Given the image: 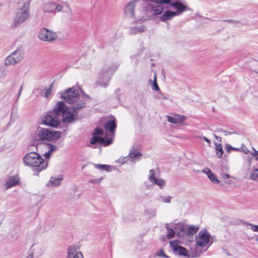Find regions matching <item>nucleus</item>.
Returning a JSON list of instances; mask_svg holds the SVG:
<instances>
[{"mask_svg":"<svg viewBox=\"0 0 258 258\" xmlns=\"http://www.w3.org/2000/svg\"><path fill=\"white\" fill-rule=\"evenodd\" d=\"M87 97V96L79 95L78 90L75 88H69L61 93V98L77 109L84 107Z\"/></svg>","mask_w":258,"mask_h":258,"instance_id":"f257e3e1","label":"nucleus"},{"mask_svg":"<svg viewBox=\"0 0 258 258\" xmlns=\"http://www.w3.org/2000/svg\"><path fill=\"white\" fill-rule=\"evenodd\" d=\"M169 7L174 9L175 11L169 10L165 11L159 17V20L160 21L166 23L168 21L172 19L174 17L181 15L187 10V6L179 2V1L170 2Z\"/></svg>","mask_w":258,"mask_h":258,"instance_id":"f03ea898","label":"nucleus"},{"mask_svg":"<svg viewBox=\"0 0 258 258\" xmlns=\"http://www.w3.org/2000/svg\"><path fill=\"white\" fill-rule=\"evenodd\" d=\"M23 162L26 165L36 167L38 173L45 169L48 165V162L45 161L39 154L35 152L27 154L23 158Z\"/></svg>","mask_w":258,"mask_h":258,"instance_id":"7ed1b4c3","label":"nucleus"},{"mask_svg":"<svg viewBox=\"0 0 258 258\" xmlns=\"http://www.w3.org/2000/svg\"><path fill=\"white\" fill-rule=\"evenodd\" d=\"M61 133L59 131H52L46 128H41L38 130L35 136L32 138L34 141H55L60 138Z\"/></svg>","mask_w":258,"mask_h":258,"instance_id":"20e7f679","label":"nucleus"},{"mask_svg":"<svg viewBox=\"0 0 258 258\" xmlns=\"http://www.w3.org/2000/svg\"><path fill=\"white\" fill-rule=\"evenodd\" d=\"M31 0L25 2L22 7L16 12L13 21V26L17 27L21 25L30 17V5Z\"/></svg>","mask_w":258,"mask_h":258,"instance_id":"39448f33","label":"nucleus"},{"mask_svg":"<svg viewBox=\"0 0 258 258\" xmlns=\"http://www.w3.org/2000/svg\"><path fill=\"white\" fill-rule=\"evenodd\" d=\"M210 234L206 230H201L199 232L196 237V251L192 252V257H198L202 253L201 251L199 250V247H204L208 245L210 241Z\"/></svg>","mask_w":258,"mask_h":258,"instance_id":"423d86ee","label":"nucleus"},{"mask_svg":"<svg viewBox=\"0 0 258 258\" xmlns=\"http://www.w3.org/2000/svg\"><path fill=\"white\" fill-rule=\"evenodd\" d=\"M103 131L102 129L97 127L95 128L93 133V137L90 140V144L93 145L98 143L104 146H107L113 142L112 138L111 137L105 139L103 138Z\"/></svg>","mask_w":258,"mask_h":258,"instance_id":"0eeeda50","label":"nucleus"},{"mask_svg":"<svg viewBox=\"0 0 258 258\" xmlns=\"http://www.w3.org/2000/svg\"><path fill=\"white\" fill-rule=\"evenodd\" d=\"M118 66L114 65L111 67H105L102 69L100 74V80L98 84L102 87L106 88L108 85L111 76L117 70Z\"/></svg>","mask_w":258,"mask_h":258,"instance_id":"6e6552de","label":"nucleus"},{"mask_svg":"<svg viewBox=\"0 0 258 258\" xmlns=\"http://www.w3.org/2000/svg\"><path fill=\"white\" fill-rule=\"evenodd\" d=\"M23 58V51L20 49H17L6 58L5 64L6 66L14 65L19 63Z\"/></svg>","mask_w":258,"mask_h":258,"instance_id":"1a4fd4ad","label":"nucleus"},{"mask_svg":"<svg viewBox=\"0 0 258 258\" xmlns=\"http://www.w3.org/2000/svg\"><path fill=\"white\" fill-rule=\"evenodd\" d=\"M38 37L42 41L52 42L57 39V35L55 32L51 30L42 28L39 31Z\"/></svg>","mask_w":258,"mask_h":258,"instance_id":"9d476101","label":"nucleus"},{"mask_svg":"<svg viewBox=\"0 0 258 258\" xmlns=\"http://www.w3.org/2000/svg\"><path fill=\"white\" fill-rule=\"evenodd\" d=\"M43 124L56 127L60 123L58 117L53 112L44 116L42 119Z\"/></svg>","mask_w":258,"mask_h":258,"instance_id":"9b49d317","label":"nucleus"},{"mask_svg":"<svg viewBox=\"0 0 258 258\" xmlns=\"http://www.w3.org/2000/svg\"><path fill=\"white\" fill-rule=\"evenodd\" d=\"M75 108V106L68 107L67 108L66 111L63 113L62 115V120L65 123H71L75 118V116L77 114V110Z\"/></svg>","mask_w":258,"mask_h":258,"instance_id":"f8f14e48","label":"nucleus"},{"mask_svg":"<svg viewBox=\"0 0 258 258\" xmlns=\"http://www.w3.org/2000/svg\"><path fill=\"white\" fill-rule=\"evenodd\" d=\"M62 6L51 2L44 4L42 6V11L44 13H51L54 11L60 12L62 10Z\"/></svg>","mask_w":258,"mask_h":258,"instance_id":"ddd939ff","label":"nucleus"},{"mask_svg":"<svg viewBox=\"0 0 258 258\" xmlns=\"http://www.w3.org/2000/svg\"><path fill=\"white\" fill-rule=\"evenodd\" d=\"M142 154L139 152V151L135 148V146L130 150L129 154L127 156L124 157L123 159L129 160L131 162H136L139 161L141 159Z\"/></svg>","mask_w":258,"mask_h":258,"instance_id":"4468645a","label":"nucleus"},{"mask_svg":"<svg viewBox=\"0 0 258 258\" xmlns=\"http://www.w3.org/2000/svg\"><path fill=\"white\" fill-rule=\"evenodd\" d=\"M67 258H84L82 253L78 247L71 246L67 250Z\"/></svg>","mask_w":258,"mask_h":258,"instance_id":"2eb2a0df","label":"nucleus"},{"mask_svg":"<svg viewBox=\"0 0 258 258\" xmlns=\"http://www.w3.org/2000/svg\"><path fill=\"white\" fill-rule=\"evenodd\" d=\"M20 179L18 176H12L6 179L4 186L6 190H8L19 184Z\"/></svg>","mask_w":258,"mask_h":258,"instance_id":"dca6fc26","label":"nucleus"},{"mask_svg":"<svg viewBox=\"0 0 258 258\" xmlns=\"http://www.w3.org/2000/svg\"><path fill=\"white\" fill-rule=\"evenodd\" d=\"M138 0H132L129 2L124 8V12L129 17H134L135 16V8Z\"/></svg>","mask_w":258,"mask_h":258,"instance_id":"f3484780","label":"nucleus"},{"mask_svg":"<svg viewBox=\"0 0 258 258\" xmlns=\"http://www.w3.org/2000/svg\"><path fill=\"white\" fill-rule=\"evenodd\" d=\"M171 226L174 228L178 237H182L186 234V228L183 223H171Z\"/></svg>","mask_w":258,"mask_h":258,"instance_id":"a211bd4d","label":"nucleus"},{"mask_svg":"<svg viewBox=\"0 0 258 258\" xmlns=\"http://www.w3.org/2000/svg\"><path fill=\"white\" fill-rule=\"evenodd\" d=\"M67 108L63 102L59 101L54 106L53 112L58 116L59 115H62L66 111Z\"/></svg>","mask_w":258,"mask_h":258,"instance_id":"6ab92c4d","label":"nucleus"},{"mask_svg":"<svg viewBox=\"0 0 258 258\" xmlns=\"http://www.w3.org/2000/svg\"><path fill=\"white\" fill-rule=\"evenodd\" d=\"M116 127L115 118L114 117H112L111 119L106 121L104 125V129L112 134H114Z\"/></svg>","mask_w":258,"mask_h":258,"instance_id":"aec40b11","label":"nucleus"},{"mask_svg":"<svg viewBox=\"0 0 258 258\" xmlns=\"http://www.w3.org/2000/svg\"><path fill=\"white\" fill-rule=\"evenodd\" d=\"M167 121L172 123H182L186 119V117L180 115L174 116H166Z\"/></svg>","mask_w":258,"mask_h":258,"instance_id":"412c9836","label":"nucleus"},{"mask_svg":"<svg viewBox=\"0 0 258 258\" xmlns=\"http://www.w3.org/2000/svg\"><path fill=\"white\" fill-rule=\"evenodd\" d=\"M46 147L48 151L44 154L43 156L45 159H49L52 153L56 151L57 148L55 145L48 143L46 144Z\"/></svg>","mask_w":258,"mask_h":258,"instance_id":"4be33fe9","label":"nucleus"},{"mask_svg":"<svg viewBox=\"0 0 258 258\" xmlns=\"http://www.w3.org/2000/svg\"><path fill=\"white\" fill-rule=\"evenodd\" d=\"M44 253V248L43 246L41 245H37L33 248L32 251L31 253L33 254V255L34 257L37 258L43 255Z\"/></svg>","mask_w":258,"mask_h":258,"instance_id":"5701e85b","label":"nucleus"},{"mask_svg":"<svg viewBox=\"0 0 258 258\" xmlns=\"http://www.w3.org/2000/svg\"><path fill=\"white\" fill-rule=\"evenodd\" d=\"M62 180V178L61 177H52L50 178L48 182L47 183V186H58L60 184Z\"/></svg>","mask_w":258,"mask_h":258,"instance_id":"b1692460","label":"nucleus"},{"mask_svg":"<svg viewBox=\"0 0 258 258\" xmlns=\"http://www.w3.org/2000/svg\"><path fill=\"white\" fill-rule=\"evenodd\" d=\"M146 30V27L145 25H142L140 26H136L132 27L130 30V33L132 34H136L138 33L144 32Z\"/></svg>","mask_w":258,"mask_h":258,"instance_id":"393cba45","label":"nucleus"},{"mask_svg":"<svg viewBox=\"0 0 258 258\" xmlns=\"http://www.w3.org/2000/svg\"><path fill=\"white\" fill-rule=\"evenodd\" d=\"M165 227L167 231V234L166 236L167 237L168 239H170V238L174 237L176 232L175 231L174 228L172 227V226H171V224H169L166 223L165 224Z\"/></svg>","mask_w":258,"mask_h":258,"instance_id":"a878e982","label":"nucleus"},{"mask_svg":"<svg viewBox=\"0 0 258 258\" xmlns=\"http://www.w3.org/2000/svg\"><path fill=\"white\" fill-rule=\"evenodd\" d=\"M200 229V227L198 225H190L186 230V233L189 235H193L196 233Z\"/></svg>","mask_w":258,"mask_h":258,"instance_id":"bb28decb","label":"nucleus"},{"mask_svg":"<svg viewBox=\"0 0 258 258\" xmlns=\"http://www.w3.org/2000/svg\"><path fill=\"white\" fill-rule=\"evenodd\" d=\"M149 82L152 83V89L153 90H154L155 91H159L160 90L159 87L157 84L156 73H154L153 81L152 82V80L150 79L149 80Z\"/></svg>","mask_w":258,"mask_h":258,"instance_id":"cd10ccee","label":"nucleus"},{"mask_svg":"<svg viewBox=\"0 0 258 258\" xmlns=\"http://www.w3.org/2000/svg\"><path fill=\"white\" fill-rule=\"evenodd\" d=\"M175 251H176L181 255L186 256L187 255V250L186 249V248L183 247L179 246L177 247H175Z\"/></svg>","mask_w":258,"mask_h":258,"instance_id":"c85d7f7f","label":"nucleus"},{"mask_svg":"<svg viewBox=\"0 0 258 258\" xmlns=\"http://www.w3.org/2000/svg\"><path fill=\"white\" fill-rule=\"evenodd\" d=\"M152 183L157 185L160 188H163L165 185V180L161 178H157Z\"/></svg>","mask_w":258,"mask_h":258,"instance_id":"c756f323","label":"nucleus"},{"mask_svg":"<svg viewBox=\"0 0 258 258\" xmlns=\"http://www.w3.org/2000/svg\"><path fill=\"white\" fill-rule=\"evenodd\" d=\"M215 145L217 156L218 157V158H221L223 154L222 146L221 144H218L216 143H215Z\"/></svg>","mask_w":258,"mask_h":258,"instance_id":"7c9ffc66","label":"nucleus"},{"mask_svg":"<svg viewBox=\"0 0 258 258\" xmlns=\"http://www.w3.org/2000/svg\"><path fill=\"white\" fill-rule=\"evenodd\" d=\"M157 178L155 177V171L154 169H151L149 171V175L148 176L149 180L151 182H153Z\"/></svg>","mask_w":258,"mask_h":258,"instance_id":"2f4dec72","label":"nucleus"},{"mask_svg":"<svg viewBox=\"0 0 258 258\" xmlns=\"http://www.w3.org/2000/svg\"><path fill=\"white\" fill-rule=\"evenodd\" d=\"M250 178L256 181L258 179V169L253 170L250 174Z\"/></svg>","mask_w":258,"mask_h":258,"instance_id":"473e14b6","label":"nucleus"},{"mask_svg":"<svg viewBox=\"0 0 258 258\" xmlns=\"http://www.w3.org/2000/svg\"><path fill=\"white\" fill-rule=\"evenodd\" d=\"M208 178L213 182L216 183H219L220 182V181L217 179L216 175L213 172L211 174L208 175Z\"/></svg>","mask_w":258,"mask_h":258,"instance_id":"72a5a7b5","label":"nucleus"},{"mask_svg":"<svg viewBox=\"0 0 258 258\" xmlns=\"http://www.w3.org/2000/svg\"><path fill=\"white\" fill-rule=\"evenodd\" d=\"M95 167L100 170L109 171V166L104 164H96Z\"/></svg>","mask_w":258,"mask_h":258,"instance_id":"f704fd0d","label":"nucleus"},{"mask_svg":"<svg viewBox=\"0 0 258 258\" xmlns=\"http://www.w3.org/2000/svg\"><path fill=\"white\" fill-rule=\"evenodd\" d=\"M160 199L162 202L166 203H169L171 202V200L172 198L171 196H160Z\"/></svg>","mask_w":258,"mask_h":258,"instance_id":"c9c22d12","label":"nucleus"},{"mask_svg":"<svg viewBox=\"0 0 258 258\" xmlns=\"http://www.w3.org/2000/svg\"><path fill=\"white\" fill-rule=\"evenodd\" d=\"M250 154L254 158L255 160L258 161V151L252 148V151L250 152Z\"/></svg>","mask_w":258,"mask_h":258,"instance_id":"e433bc0d","label":"nucleus"},{"mask_svg":"<svg viewBox=\"0 0 258 258\" xmlns=\"http://www.w3.org/2000/svg\"><path fill=\"white\" fill-rule=\"evenodd\" d=\"M246 224L249 225L250 226V229H251L253 231L258 232V225H253V224H249V223H246Z\"/></svg>","mask_w":258,"mask_h":258,"instance_id":"4c0bfd02","label":"nucleus"},{"mask_svg":"<svg viewBox=\"0 0 258 258\" xmlns=\"http://www.w3.org/2000/svg\"><path fill=\"white\" fill-rule=\"evenodd\" d=\"M226 150L228 152H230L231 150H235V151H240V149L239 148H235L234 147H232L230 145H227L226 147Z\"/></svg>","mask_w":258,"mask_h":258,"instance_id":"58836bf2","label":"nucleus"},{"mask_svg":"<svg viewBox=\"0 0 258 258\" xmlns=\"http://www.w3.org/2000/svg\"><path fill=\"white\" fill-rule=\"evenodd\" d=\"M203 172L205 173L208 177V175L211 174L212 172L209 168H206L203 170Z\"/></svg>","mask_w":258,"mask_h":258,"instance_id":"ea45409f","label":"nucleus"},{"mask_svg":"<svg viewBox=\"0 0 258 258\" xmlns=\"http://www.w3.org/2000/svg\"><path fill=\"white\" fill-rule=\"evenodd\" d=\"M170 245H171V246L172 247H173V248L174 249V250H175V247H179V246H178L177 245V241H170Z\"/></svg>","mask_w":258,"mask_h":258,"instance_id":"a19ab883","label":"nucleus"},{"mask_svg":"<svg viewBox=\"0 0 258 258\" xmlns=\"http://www.w3.org/2000/svg\"><path fill=\"white\" fill-rule=\"evenodd\" d=\"M102 180V178L99 179H92L90 181V182L93 183H99Z\"/></svg>","mask_w":258,"mask_h":258,"instance_id":"79ce46f5","label":"nucleus"},{"mask_svg":"<svg viewBox=\"0 0 258 258\" xmlns=\"http://www.w3.org/2000/svg\"><path fill=\"white\" fill-rule=\"evenodd\" d=\"M159 256H161V257H167L163 249H161L159 251Z\"/></svg>","mask_w":258,"mask_h":258,"instance_id":"37998d69","label":"nucleus"},{"mask_svg":"<svg viewBox=\"0 0 258 258\" xmlns=\"http://www.w3.org/2000/svg\"><path fill=\"white\" fill-rule=\"evenodd\" d=\"M201 138L205 141L208 143L209 146L210 147L211 146V142L210 140L208 139L207 138L205 137H202Z\"/></svg>","mask_w":258,"mask_h":258,"instance_id":"c03bdc74","label":"nucleus"},{"mask_svg":"<svg viewBox=\"0 0 258 258\" xmlns=\"http://www.w3.org/2000/svg\"><path fill=\"white\" fill-rule=\"evenodd\" d=\"M123 157H122V158H120L118 161V162L119 163H121L122 164L125 163V162H127L128 161H129V160H124V159H123Z\"/></svg>","mask_w":258,"mask_h":258,"instance_id":"a18cd8bd","label":"nucleus"},{"mask_svg":"<svg viewBox=\"0 0 258 258\" xmlns=\"http://www.w3.org/2000/svg\"><path fill=\"white\" fill-rule=\"evenodd\" d=\"M241 149L244 154H247L249 152V150L245 146L242 147Z\"/></svg>","mask_w":258,"mask_h":258,"instance_id":"49530a36","label":"nucleus"},{"mask_svg":"<svg viewBox=\"0 0 258 258\" xmlns=\"http://www.w3.org/2000/svg\"><path fill=\"white\" fill-rule=\"evenodd\" d=\"M222 176L224 179H228L230 177V175L227 173H223L221 174Z\"/></svg>","mask_w":258,"mask_h":258,"instance_id":"de8ad7c7","label":"nucleus"},{"mask_svg":"<svg viewBox=\"0 0 258 258\" xmlns=\"http://www.w3.org/2000/svg\"><path fill=\"white\" fill-rule=\"evenodd\" d=\"M50 93V89H47L45 92V97L47 98Z\"/></svg>","mask_w":258,"mask_h":258,"instance_id":"09e8293b","label":"nucleus"},{"mask_svg":"<svg viewBox=\"0 0 258 258\" xmlns=\"http://www.w3.org/2000/svg\"><path fill=\"white\" fill-rule=\"evenodd\" d=\"M214 137L215 138V139L219 142H221V138L220 137H219V136H217L215 135H214Z\"/></svg>","mask_w":258,"mask_h":258,"instance_id":"8fccbe9b","label":"nucleus"},{"mask_svg":"<svg viewBox=\"0 0 258 258\" xmlns=\"http://www.w3.org/2000/svg\"><path fill=\"white\" fill-rule=\"evenodd\" d=\"M22 89H23V86H21L20 88V90H19V92L18 93V97H19L21 94V92L22 91Z\"/></svg>","mask_w":258,"mask_h":258,"instance_id":"3c124183","label":"nucleus"},{"mask_svg":"<svg viewBox=\"0 0 258 258\" xmlns=\"http://www.w3.org/2000/svg\"><path fill=\"white\" fill-rule=\"evenodd\" d=\"M225 130H223L222 128H220L217 130V132L219 133H223L224 132Z\"/></svg>","mask_w":258,"mask_h":258,"instance_id":"603ef678","label":"nucleus"},{"mask_svg":"<svg viewBox=\"0 0 258 258\" xmlns=\"http://www.w3.org/2000/svg\"><path fill=\"white\" fill-rule=\"evenodd\" d=\"M224 134V135L225 136H227V135H230L231 134V133L229 132H227V131H225L223 133Z\"/></svg>","mask_w":258,"mask_h":258,"instance_id":"864d4df0","label":"nucleus"},{"mask_svg":"<svg viewBox=\"0 0 258 258\" xmlns=\"http://www.w3.org/2000/svg\"><path fill=\"white\" fill-rule=\"evenodd\" d=\"M34 256L33 255V254L30 253L26 257V258H34Z\"/></svg>","mask_w":258,"mask_h":258,"instance_id":"5fc2aeb1","label":"nucleus"},{"mask_svg":"<svg viewBox=\"0 0 258 258\" xmlns=\"http://www.w3.org/2000/svg\"><path fill=\"white\" fill-rule=\"evenodd\" d=\"M67 13L72 14V11L70 8H68V12H67Z\"/></svg>","mask_w":258,"mask_h":258,"instance_id":"6e6d98bb","label":"nucleus"},{"mask_svg":"<svg viewBox=\"0 0 258 258\" xmlns=\"http://www.w3.org/2000/svg\"><path fill=\"white\" fill-rule=\"evenodd\" d=\"M248 163H249V164L250 165L251 164V159H249V160H248Z\"/></svg>","mask_w":258,"mask_h":258,"instance_id":"4d7b16f0","label":"nucleus"},{"mask_svg":"<svg viewBox=\"0 0 258 258\" xmlns=\"http://www.w3.org/2000/svg\"><path fill=\"white\" fill-rule=\"evenodd\" d=\"M257 241H258V238H257Z\"/></svg>","mask_w":258,"mask_h":258,"instance_id":"13d9d810","label":"nucleus"}]
</instances>
